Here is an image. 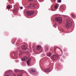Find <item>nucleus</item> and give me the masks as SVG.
<instances>
[{
    "label": "nucleus",
    "mask_w": 76,
    "mask_h": 76,
    "mask_svg": "<svg viewBox=\"0 0 76 76\" xmlns=\"http://www.w3.org/2000/svg\"><path fill=\"white\" fill-rule=\"evenodd\" d=\"M66 24L65 25V27L67 28H69L72 25V23L69 20H66Z\"/></svg>",
    "instance_id": "nucleus-1"
},
{
    "label": "nucleus",
    "mask_w": 76,
    "mask_h": 76,
    "mask_svg": "<svg viewBox=\"0 0 76 76\" xmlns=\"http://www.w3.org/2000/svg\"><path fill=\"white\" fill-rule=\"evenodd\" d=\"M15 72L16 73L17 75H18L17 76H22V71H20L18 70L15 69L14 70ZM18 74L19 75H18Z\"/></svg>",
    "instance_id": "nucleus-2"
},
{
    "label": "nucleus",
    "mask_w": 76,
    "mask_h": 76,
    "mask_svg": "<svg viewBox=\"0 0 76 76\" xmlns=\"http://www.w3.org/2000/svg\"><path fill=\"white\" fill-rule=\"evenodd\" d=\"M37 7V5L35 4H30L28 6L29 8L34 9Z\"/></svg>",
    "instance_id": "nucleus-3"
},
{
    "label": "nucleus",
    "mask_w": 76,
    "mask_h": 76,
    "mask_svg": "<svg viewBox=\"0 0 76 76\" xmlns=\"http://www.w3.org/2000/svg\"><path fill=\"white\" fill-rule=\"evenodd\" d=\"M56 57H57V58H58L60 59V57L58 55L56 54V55H52V60H54L56 59Z\"/></svg>",
    "instance_id": "nucleus-4"
},
{
    "label": "nucleus",
    "mask_w": 76,
    "mask_h": 76,
    "mask_svg": "<svg viewBox=\"0 0 76 76\" xmlns=\"http://www.w3.org/2000/svg\"><path fill=\"white\" fill-rule=\"evenodd\" d=\"M26 13L28 15L31 16L34 14V12L33 11H28L26 12Z\"/></svg>",
    "instance_id": "nucleus-5"
},
{
    "label": "nucleus",
    "mask_w": 76,
    "mask_h": 76,
    "mask_svg": "<svg viewBox=\"0 0 76 76\" xmlns=\"http://www.w3.org/2000/svg\"><path fill=\"white\" fill-rule=\"evenodd\" d=\"M55 21L60 23L62 22V19L60 17H58L55 18Z\"/></svg>",
    "instance_id": "nucleus-6"
},
{
    "label": "nucleus",
    "mask_w": 76,
    "mask_h": 76,
    "mask_svg": "<svg viewBox=\"0 0 76 76\" xmlns=\"http://www.w3.org/2000/svg\"><path fill=\"white\" fill-rule=\"evenodd\" d=\"M21 48L23 50H26L27 48V46L25 45H23L21 47Z\"/></svg>",
    "instance_id": "nucleus-7"
},
{
    "label": "nucleus",
    "mask_w": 76,
    "mask_h": 76,
    "mask_svg": "<svg viewBox=\"0 0 76 76\" xmlns=\"http://www.w3.org/2000/svg\"><path fill=\"white\" fill-rule=\"evenodd\" d=\"M41 47L40 45H38L37 46V50H39L41 49Z\"/></svg>",
    "instance_id": "nucleus-8"
},
{
    "label": "nucleus",
    "mask_w": 76,
    "mask_h": 76,
    "mask_svg": "<svg viewBox=\"0 0 76 76\" xmlns=\"http://www.w3.org/2000/svg\"><path fill=\"white\" fill-rule=\"evenodd\" d=\"M27 59V58L26 56H25L23 57V59H22V61H26Z\"/></svg>",
    "instance_id": "nucleus-9"
},
{
    "label": "nucleus",
    "mask_w": 76,
    "mask_h": 76,
    "mask_svg": "<svg viewBox=\"0 0 76 76\" xmlns=\"http://www.w3.org/2000/svg\"><path fill=\"white\" fill-rule=\"evenodd\" d=\"M29 72H30L31 73H32L33 72H34L35 71L33 69H31L29 70Z\"/></svg>",
    "instance_id": "nucleus-10"
},
{
    "label": "nucleus",
    "mask_w": 76,
    "mask_h": 76,
    "mask_svg": "<svg viewBox=\"0 0 76 76\" xmlns=\"http://www.w3.org/2000/svg\"><path fill=\"white\" fill-rule=\"evenodd\" d=\"M50 71V70L49 69H45V72H49Z\"/></svg>",
    "instance_id": "nucleus-11"
},
{
    "label": "nucleus",
    "mask_w": 76,
    "mask_h": 76,
    "mask_svg": "<svg viewBox=\"0 0 76 76\" xmlns=\"http://www.w3.org/2000/svg\"><path fill=\"white\" fill-rule=\"evenodd\" d=\"M31 61V59H28V61H27V64L28 65H30V62Z\"/></svg>",
    "instance_id": "nucleus-12"
},
{
    "label": "nucleus",
    "mask_w": 76,
    "mask_h": 76,
    "mask_svg": "<svg viewBox=\"0 0 76 76\" xmlns=\"http://www.w3.org/2000/svg\"><path fill=\"white\" fill-rule=\"evenodd\" d=\"M18 10L15 9H14L13 10V12L15 13H16L17 12H18Z\"/></svg>",
    "instance_id": "nucleus-13"
},
{
    "label": "nucleus",
    "mask_w": 76,
    "mask_h": 76,
    "mask_svg": "<svg viewBox=\"0 0 76 76\" xmlns=\"http://www.w3.org/2000/svg\"><path fill=\"white\" fill-rule=\"evenodd\" d=\"M47 55L48 56H50L52 55L51 53H47Z\"/></svg>",
    "instance_id": "nucleus-14"
},
{
    "label": "nucleus",
    "mask_w": 76,
    "mask_h": 76,
    "mask_svg": "<svg viewBox=\"0 0 76 76\" xmlns=\"http://www.w3.org/2000/svg\"><path fill=\"white\" fill-rule=\"evenodd\" d=\"M10 72V71L8 70L5 73L6 74H9Z\"/></svg>",
    "instance_id": "nucleus-15"
},
{
    "label": "nucleus",
    "mask_w": 76,
    "mask_h": 76,
    "mask_svg": "<svg viewBox=\"0 0 76 76\" xmlns=\"http://www.w3.org/2000/svg\"><path fill=\"white\" fill-rule=\"evenodd\" d=\"M14 58H15V59H17V58H18V55H17V54H16V56L15 55L14 56Z\"/></svg>",
    "instance_id": "nucleus-16"
},
{
    "label": "nucleus",
    "mask_w": 76,
    "mask_h": 76,
    "mask_svg": "<svg viewBox=\"0 0 76 76\" xmlns=\"http://www.w3.org/2000/svg\"><path fill=\"white\" fill-rule=\"evenodd\" d=\"M7 9H10V7L9 5H8L7 6Z\"/></svg>",
    "instance_id": "nucleus-17"
},
{
    "label": "nucleus",
    "mask_w": 76,
    "mask_h": 76,
    "mask_svg": "<svg viewBox=\"0 0 76 76\" xmlns=\"http://www.w3.org/2000/svg\"><path fill=\"white\" fill-rule=\"evenodd\" d=\"M58 7L57 6V5H55V9H56L58 8Z\"/></svg>",
    "instance_id": "nucleus-18"
},
{
    "label": "nucleus",
    "mask_w": 76,
    "mask_h": 76,
    "mask_svg": "<svg viewBox=\"0 0 76 76\" xmlns=\"http://www.w3.org/2000/svg\"><path fill=\"white\" fill-rule=\"evenodd\" d=\"M71 16L72 17H75V16L74 15H73V14H71Z\"/></svg>",
    "instance_id": "nucleus-19"
},
{
    "label": "nucleus",
    "mask_w": 76,
    "mask_h": 76,
    "mask_svg": "<svg viewBox=\"0 0 76 76\" xmlns=\"http://www.w3.org/2000/svg\"><path fill=\"white\" fill-rule=\"evenodd\" d=\"M33 0H28V1H32ZM34 1H35V2L37 1V0H34Z\"/></svg>",
    "instance_id": "nucleus-20"
},
{
    "label": "nucleus",
    "mask_w": 76,
    "mask_h": 76,
    "mask_svg": "<svg viewBox=\"0 0 76 76\" xmlns=\"http://www.w3.org/2000/svg\"><path fill=\"white\" fill-rule=\"evenodd\" d=\"M61 0H58V2L59 3H61Z\"/></svg>",
    "instance_id": "nucleus-21"
},
{
    "label": "nucleus",
    "mask_w": 76,
    "mask_h": 76,
    "mask_svg": "<svg viewBox=\"0 0 76 76\" xmlns=\"http://www.w3.org/2000/svg\"><path fill=\"white\" fill-rule=\"evenodd\" d=\"M46 48L47 50L49 49V48L47 46L46 47Z\"/></svg>",
    "instance_id": "nucleus-22"
},
{
    "label": "nucleus",
    "mask_w": 76,
    "mask_h": 76,
    "mask_svg": "<svg viewBox=\"0 0 76 76\" xmlns=\"http://www.w3.org/2000/svg\"><path fill=\"white\" fill-rule=\"evenodd\" d=\"M23 8V7H20V9H22Z\"/></svg>",
    "instance_id": "nucleus-23"
},
{
    "label": "nucleus",
    "mask_w": 76,
    "mask_h": 76,
    "mask_svg": "<svg viewBox=\"0 0 76 76\" xmlns=\"http://www.w3.org/2000/svg\"><path fill=\"white\" fill-rule=\"evenodd\" d=\"M56 24H55L54 25H53V26H54V27H55V26H56Z\"/></svg>",
    "instance_id": "nucleus-24"
},
{
    "label": "nucleus",
    "mask_w": 76,
    "mask_h": 76,
    "mask_svg": "<svg viewBox=\"0 0 76 76\" xmlns=\"http://www.w3.org/2000/svg\"><path fill=\"white\" fill-rule=\"evenodd\" d=\"M63 51H66V49H64V50Z\"/></svg>",
    "instance_id": "nucleus-25"
},
{
    "label": "nucleus",
    "mask_w": 76,
    "mask_h": 76,
    "mask_svg": "<svg viewBox=\"0 0 76 76\" xmlns=\"http://www.w3.org/2000/svg\"><path fill=\"white\" fill-rule=\"evenodd\" d=\"M6 76H9V75H6Z\"/></svg>",
    "instance_id": "nucleus-26"
},
{
    "label": "nucleus",
    "mask_w": 76,
    "mask_h": 76,
    "mask_svg": "<svg viewBox=\"0 0 76 76\" xmlns=\"http://www.w3.org/2000/svg\"><path fill=\"white\" fill-rule=\"evenodd\" d=\"M54 1H56V0H54Z\"/></svg>",
    "instance_id": "nucleus-27"
},
{
    "label": "nucleus",
    "mask_w": 76,
    "mask_h": 76,
    "mask_svg": "<svg viewBox=\"0 0 76 76\" xmlns=\"http://www.w3.org/2000/svg\"><path fill=\"white\" fill-rule=\"evenodd\" d=\"M19 55H20V53H19Z\"/></svg>",
    "instance_id": "nucleus-28"
},
{
    "label": "nucleus",
    "mask_w": 76,
    "mask_h": 76,
    "mask_svg": "<svg viewBox=\"0 0 76 76\" xmlns=\"http://www.w3.org/2000/svg\"><path fill=\"white\" fill-rule=\"evenodd\" d=\"M13 55H14V53H13Z\"/></svg>",
    "instance_id": "nucleus-29"
},
{
    "label": "nucleus",
    "mask_w": 76,
    "mask_h": 76,
    "mask_svg": "<svg viewBox=\"0 0 76 76\" xmlns=\"http://www.w3.org/2000/svg\"><path fill=\"white\" fill-rule=\"evenodd\" d=\"M14 76H16V75H15Z\"/></svg>",
    "instance_id": "nucleus-30"
},
{
    "label": "nucleus",
    "mask_w": 76,
    "mask_h": 76,
    "mask_svg": "<svg viewBox=\"0 0 76 76\" xmlns=\"http://www.w3.org/2000/svg\"><path fill=\"white\" fill-rule=\"evenodd\" d=\"M34 48V47H33V48Z\"/></svg>",
    "instance_id": "nucleus-31"
}]
</instances>
